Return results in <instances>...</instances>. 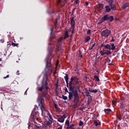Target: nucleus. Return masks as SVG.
Segmentation results:
<instances>
[{"label":"nucleus","mask_w":129,"mask_h":129,"mask_svg":"<svg viewBox=\"0 0 129 129\" xmlns=\"http://www.w3.org/2000/svg\"><path fill=\"white\" fill-rule=\"evenodd\" d=\"M104 7V5H103V4H98L97 5V8H98V9H99V10L100 11H102V10H103V7Z\"/></svg>","instance_id":"obj_11"},{"label":"nucleus","mask_w":129,"mask_h":129,"mask_svg":"<svg viewBox=\"0 0 129 129\" xmlns=\"http://www.w3.org/2000/svg\"><path fill=\"white\" fill-rule=\"evenodd\" d=\"M58 65H59V60L56 61L55 66L57 67V66H58Z\"/></svg>","instance_id":"obj_53"},{"label":"nucleus","mask_w":129,"mask_h":129,"mask_svg":"<svg viewBox=\"0 0 129 129\" xmlns=\"http://www.w3.org/2000/svg\"><path fill=\"white\" fill-rule=\"evenodd\" d=\"M111 34V31L108 29H105L103 30L101 33L100 35L102 37H104L105 38H107L109 35Z\"/></svg>","instance_id":"obj_5"},{"label":"nucleus","mask_w":129,"mask_h":129,"mask_svg":"<svg viewBox=\"0 0 129 129\" xmlns=\"http://www.w3.org/2000/svg\"><path fill=\"white\" fill-rule=\"evenodd\" d=\"M105 60H106V61L108 63V65L109 66L112 65V61L111 62V60L109 57H107Z\"/></svg>","instance_id":"obj_14"},{"label":"nucleus","mask_w":129,"mask_h":129,"mask_svg":"<svg viewBox=\"0 0 129 129\" xmlns=\"http://www.w3.org/2000/svg\"><path fill=\"white\" fill-rule=\"evenodd\" d=\"M60 3H61V0H58V4H60Z\"/></svg>","instance_id":"obj_64"},{"label":"nucleus","mask_w":129,"mask_h":129,"mask_svg":"<svg viewBox=\"0 0 129 129\" xmlns=\"http://www.w3.org/2000/svg\"><path fill=\"white\" fill-rule=\"evenodd\" d=\"M104 22H105V20H104V17H103L100 20H99L98 22V25H100V24H102V23H104Z\"/></svg>","instance_id":"obj_20"},{"label":"nucleus","mask_w":129,"mask_h":129,"mask_svg":"<svg viewBox=\"0 0 129 129\" xmlns=\"http://www.w3.org/2000/svg\"><path fill=\"white\" fill-rule=\"evenodd\" d=\"M12 45L13 47H17V48L19 47V43H15L13 42H12Z\"/></svg>","instance_id":"obj_25"},{"label":"nucleus","mask_w":129,"mask_h":129,"mask_svg":"<svg viewBox=\"0 0 129 129\" xmlns=\"http://www.w3.org/2000/svg\"><path fill=\"white\" fill-rule=\"evenodd\" d=\"M68 37H69V34H68V31H66L64 32V37L63 38L64 40H65V39H67V38H68Z\"/></svg>","instance_id":"obj_22"},{"label":"nucleus","mask_w":129,"mask_h":129,"mask_svg":"<svg viewBox=\"0 0 129 129\" xmlns=\"http://www.w3.org/2000/svg\"><path fill=\"white\" fill-rule=\"evenodd\" d=\"M48 89H50V88L48 87V80L46 79L44 82H43L40 87H37V90L41 91L40 94H39L37 98V102L38 103L39 106H40L41 111L42 114H44V112L45 111L46 113V116L49 121H53V118L52 115L50 114V112L48 111H46L44 106H43V101H44V98L46 97V95L48 94Z\"/></svg>","instance_id":"obj_1"},{"label":"nucleus","mask_w":129,"mask_h":129,"mask_svg":"<svg viewBox=\"0 0 129 129\" xmlns=\"http://www.w3.org/2000/svg\"><path fill=\"white\" fill-rule=\"evenodd\" d=\"M69 128H70V129H74V124H70L69 127Z\"/></svg>","instance_id":"obj_32"},{"label":"nucleus","mask_w":129,"mask_h":129,"mask_svg":"<svg viewBox=\"0 0 129 129\" xmlns=\"http://www.w3.org/2000/svg\"><path fill=\"white\" fill-rule=\"evenodd\" d=\"M35 110L36 109L34 108L31 114V118H32V119H36V120L39 121L38 116L39 115L40 113H39V111H35Z\"/></svg>","instance_id":"obj_4"},{"label":"nucleus","mask_w":129,"mask_h":129,"mask_svg":"<svg viewBox=\"0 0 129 129\" xmlns=\"http://www.w3.org/2000/svg\"><path fill=\"white\" fill-rule=\"evenodd\" d=\"M104 22H105V20H104V17H103L100 20H99L98 22V25H100V24H102V23H104Z\"/></svg>","instance_id":"obj_19"},{"label":"nucleus","mask_w":129,"mask_h":129,"mask_svg":"<svg viewBox=\"0 0 129 129\" xmlns=\"http://www.w3.org/2000/svg\"><path fill=\"white\" fill-rule=\"evenodd\" d=\"M62 44V39H59L57 40V45H61Z\"/></svg>","instance_id":"obj_29"},{"label":"nucleus","mask_w":129,"mask_h":129,"mask_svg":"<svg viewBox=\"0 0 129 129\" xmlns=\"http://www.w3.org/2000/svg\"><path fill=\"white\" fill-rule=\"evenodd\" d=\"M75 10L76 9H74L72 11V14L73 15V14H74V13H75Z\"/></svg>","instance_id":"obj_54"},{"label":"nucleus","mask_w":129,"mask_h":129,"mask_svg":"<svg viewBox=\"0 0 129 129\" xmlns=\"http://www.w3.org/2000/svg\"><path fill=\"white\" fill-rule=\"evenodd\" d=\"M68 88L71 91V93H69V101H72L74 104H78L79 102V94L77 89H75L74 86H72V84H68V86H67Z\"/></svg>","instance_id":"obj_2"},{"label":"nucleus","mask_w":129,"mask_h":129,"mask_svg":"<svg viewBox=\"0 0 129 129\" xmlns=\"http://www.w3.org/2000/svg\"><path fill=\"white\" fill-rule=\"evenodd\" d=\"M54 107L56 109H58V105H57L56 103L54 104Z\"/></svg>","instance_id":"obj_47"},{"label":"nucleus","mask_w":129,"mask_h":129,"mask_svg":"<svg viewBox=\"0 0 129 129\" xmlns=\"http://www.w3.org/2000/svg\"><path fill=\"white\" fill-rule=\"evenodd\" d=\"M71 26L72 28V34H73V32H74V28H75V21L74 20V17H72L71 19Z\"/></svg>","instance_id":"obj_9"},{"label":"nucleus","mask_w":129,"mask_h":129,"mask_svg":"<svg viewBox=\"0 0 129 129\" xmlns=\"http://www.w3.org/2000/svg\"><path fill=\"white\" fill-rule=\"evenodd\" d=\"M13 42H11V41H8V42H7V46H11V45H12V43Z\"/></svg>","instance_id":"obj_44"},{"label":"nucleus","mask_w":129,"mask_h":129,"mask_svg":"<svg viewBox=\"0 0 129 129\" xmlns=\"http://www.w3.org/2000/svg\"><path fill=\"white\" fill-rule=\"evenodd\" d=\"M112 103L113 105H115V104H116V101H115L114 100H112Z\"/></svg>","instance_id":"obj_46"},{"label":"nucleus","mask_w":129,"mask_h":129,"mask_svg":"<svg viewBox=\"0 0 129 129\" xmlns=\"http://www.w3.org/2000/svg\"><path fill=\"white\" fill-rule=\"evenodd\" d=\"M91 39V37L90 36H87L84 39L85 43H87V42H88L89 41H90Z\"/></svg>","instance_id":"obj_16"},{"label":"nucleus","mask_w":129,"mask_h":129,"mask_svg":"<svg viewBox=\"0 0 129 129\" xmlns=\"http://www.w3.org/2000/svg\"><path fill=\"white\" fill-rule=\"evenodd\" d=\"M58 23V18H56L54 22V27H55V28H57V24Z\"/></svg>","instance_id":"obj_28"},{"label":"nucleus","mask_w":129,"mask_h":129,"mask_svg":"<svg viewBox=\"0 0 129 129\" xmlns=\"http://www.w3.org/2000/svg\"><path fill=\"white\" fill-rule=\"evenodd\" d=\"M95 126H98V125H100V124H101V122H99V123H97V122H94Z\"/></svg>","instance_id":"obj_36"},{"label":"nucleus","mask_w":129,"mask_h":129,"mask_svg":"<svg viewBox=\"0 0 129 129\" xmlns=\"http://www.w3.org/2000/svg\"><path fill=\"white\" fill-rule=\"evenodd\" d=\"M10 77V75H8L6 77H4L3 79H6V78H9Z\"/></svg>","instance_id":"obj_50"},{"label":"nucleus","mask_w":129,"mask_h":129,"mask_svg":"<svg viewBox=\"0 0 129 129\" xmlns=\"http://www.w3.org/2000/svg\"><path fill=\"white\" fill-rule=\"evenodd\" d=\"M17 75H20V71H18L16 73Z\"/></svg>","instance_id":"obj_60"},{"label":"nucleus","mask_w":129,"mask_h":129,"mask_svg":"<svg viewBox=\"0 0 129 129\" xmlns=\"http://www.w3.org/2000/svg\"><path fill=\"white\" fill-rule=\"evenodd\" d=\"M45 61L46 62V68H47L49 71L52 72L53 71V66L51 63V59H49V55L46 56Z\"/></svg>","instance_id":"obj_3"},{"label":"nucleus","mask_w":129,"mask_h":129,"mask_svg":"<svg viewBox=\"0 0 129 129\" xmlns=\"http://www.w3.org/2000/svg\"><path fill=\"white\" fill-rule=\"evenodd\" d=\"M50 34L52 35V33H53V29L50 28Z\"/></svg>","instance_id":"obj_56"},{"label":"nucleus","mask_w":129,"mask_h":129,"mask_svg":"<svg viewBox=\"0 0 129 129\" xmlns=\"http://www.w3.org/2000/svg\"><path fill=\"white\" fill-rule=\"evenodd\" d=\"M111 11V9L109 8V6H105V12L106 13H109V12H110Z\"/></svg>","instance_id":"obj_17"},{"label":"nucleus","mask_w":129,"mask_h":129,"mask_svg":"<svg viewBox=\"0 0 129 129\" xmlns=\"http://www.w3.org/2000/svg\"><path fill=\"white\" fill-rule=\"evenodd\" d=\"M91 34V30L90 29H88L87 32V35H90Z\"/></svg>","instance_id":"obj_41"},{"label":"nucleus","mask_w":129,"mask_h":129,"mask_svg":"<svg viewBox=\"0 0 129 129\" xmlns=\"http://www.w3.org/2000/svg\"><path fill=\"white\" fill-rule=\"evenodd\" d=\"M97 119V116L95 114H93V119Z\"/></svg>","instance_id":"obj_42"},{"label":"nucleus","mask_w":129,"mask_h":129,"mask_svg":"<svg viewBox=\"0 0 129 129\" xmlns=\"http://www.w3.org/2000/svg\"><path fill=\"white\" fill-rule=\"evenodd\" d=\"M64 91H66V92H67L69 94V93H71V92L68 91V90L67 89V88H66V87L64 89Z\"/></svg>","instance_id":"obj_49"},{"label":"nucleus","mask_w":129,"mask_h":129,"mask_svg":"<svg viewBox=\"0 0 129 129\" xmlns=\"http://www.w3.org/2000/svg\"><path fill=\"white\" fill-rule=\"evenodd\" d=\"M79 0H75V3L76 4V5H79Z\"/></svg>","instance_id":"obj_43"},{"label":"nucleus","mask_w":129,"mask_h":129,"mask_svg":"<svg viewBox=\"0 0 129 129\" xmlns=\"http://www.w3.org/2000/svg\"><path fill=\"white\" fill-rule=\"evenodd\" d=\"M66 124H67V125H68V127H69L70 121L69 120H67L66 121Z\"/></svg>","instance_id":"obj_39"},{"label":"nucleus","mask_w":129,"mask_h":129,"mask_svg":"<svg viewBox=\"0 0 129 129\" xmlns=\"http://www.w3.org/2000/svg\"><path fill=\"white\" fill-rule=\"evenodd\" d=\"M113 3V2L110 1V0L109 1L108 5H109V7H111V6L113 5V4H112Z\"/></svg>","instance_id":"obj_37"},{"label":"nucleus","mask_w":129,"mask_h":129,"mask_svg":"<svg viewBox=\"0 0 129 129\" xmlns=\"http://www.w3.org/2000/svg\"><path fill=\"white\" fill-rule=\"evenodd\" d=\"M83 124H84L83 121L80 120V121H79V125L80 126H82V125H83Z\"/></svg>","instance_id":"obj_40"},{"label":"nucleus","mask_w":129,"mask_h":129,"mask_svg":"<svg viewBox=\"0 0 129 129\" xmlns=\"http://www.w3.org/2000/svg\"><path fill=\"white\" fill-rule=\"evenodd\" d=\"M107 46V44H104V43H102L100 45V47H104V48H103V51H105V49H107V47H106V46Z\"/></svg>","instance_id":"obj_21"},{"label":"nucleus","mask_w":129,"mask_h":129,"mask_svg":"<svg viewBox=\"0 0 129 129\" xmlns=\"http://www.w3.org/2000/svg\"><path fill=\"white\" fill-rule=\"evenodd\" d=\"M100 53L101 54V56H104V55H110L111 54V51L110 50H109L108 49L105 50V51L103 50H100Z\"/></svg>","instance_id":"obj_8"},{"label":"nucleus","mask_w":129,"mask_h":129,"mask_svg":"<svg viewBox=\"0 0 129 129\" xmlns=\"http://www.w3.org/2000/svg\"><path fill=\"white\" fill-rule=\"evenodd\" d=\"M120 109L121 110H124L125 109V104H123V103H120Z\"/></svg>","instance_id":"obj_15"},{"label":"nucleus","mask_w":129,"mask_h":129,"mask_svg":"<svg viewBox=\"0 0 129 129\" xmlns=\"http://www.w3.org/2000/svg\"><path fill=\"white\" fill-rule=\"evenodd\" d=\"M79 82H80V81H75V85H77V84H79Z\"/></svg>","instance_id":"obj_45"},{"label":"nucleus","mask_w":129,"mask_h":129,"mask_svg":"<svg viewBox=\"0 0 129 129\" xmlns=\"http://www.w3.org/2000/svg\"><path fill=\"white\" fill-rule=\"evenodd\" d=\"M94 122H97L98 123H99V122H100V121H99V120L97 119L96 120H94Z\"/></svg>","instance_id":"obj_51"},{"label":"nucleus","mask_w":129,"mask_h":129,"mask_svg":"<svg viewBox=\"0 0 129 129\" xmlns=\"http://www.w3.org/2000/svg\"><path fill=\"white\" fill-rule=\"evenodd\" d=\"M78 92L79 91V92H81V90H80V87H79V86H78V88L77 89Z\"/></svg>","instance_id":"obj_48"},{"label":"nucleus","mask_w":129,"mask_h":129,"mask_svg":"<svg viewBox=\"0 0 129 129\" xmlns=\"http://www.w3.org/2000/svg\"><path fill=\"white\" fill-rule=\"evenodd\" d=\"M94 46H95V43H94L93 44V45H92V47H94Z\"/></svg>","instance_id":"obj_63"},{"label":"nucleus","mask_w":129,"mask_h":129,"mask_svg":"<svg viewBox=\"0 0 129 129\" xmlns=\"http://www.w3.org/2000/svg\"><path fill=\"white\" fill-rule=\"evenodd\" d=\"M65 3H69V0H64Z\"/></svg>","instance_id":"obj_62"},{"label":"nucleus","mask_w":129,"mask_h":129,"mask_svg":"<svg viewBox=\"0 0 129 129\" xmlns=\"http://www.w3.org/2000/svg\"><path fill=\"white\" fill-rule=\"evenodd\" d=\"M62 99H64V100H67L68 98L67 97V96L62 95Z\"/></svg>","instance_id":"obj_38"},{"label":"nucleus","mask_w":129,"mask_h":129,"mask_svg":"<svg viewBox=\"0 0 129 129\" xmlns=\"http://www.w3.org/2000/svg\"><path fill=\"white\" fill-rule=\"evenodd\" d=\"M88 5H89V3H88L87 2H85L86 6H88Z\"/></svg>","instance_id":"obj_61"},{"label":"nucleus","mask_w":129,"mask_h":129,"mask_svg":"<svg viewBox=\"0 0 129 129\" xmlns=\"http://www.w3.org/2000/svg\"><path fill=\"white\" fill-rule=\"evenodd\" d=\"M94 79H95L96 81H97L98 82V81H100V80H99V77H98V76L95 75L94 77Z\"/></svg>","instance_id":"obj_30"},{"label":"nucleus","mask_w":129,"mask_h":129,"mask_svg":"<svg viewBox=\"0 0 129 129\" xmlns=\"http://www.w3.org/2000/svg\"><path fill=\"white\" fill-rule=\"evenodd\" d=\"M34 129H41V128H40V127L37 125H35Z\"/></svg>","instance_id":"obj_52"},{"label":"nucleus","mask_w":129,"mask_h":129,"mask_svg":"<svg viewBox=\"0 0 129 129\" xmlns=\"http://www.w3.org/2000/svg\"><path fill=\"white\" fill-rule=\"evenodd\" d=\"M79 58H82V54H81V50H79Z\"/></svg>","instance_id":"obj_35"},{"label":"nucleus","mask_w":129,"mask_h":129,"mask_svg":"<svg viewBox=\"0 0 129 129\" xmlns=\"http://www.w3.org/2000/svg\"><path fill=\"white\" fill-rule=\"evenodd\" d=\"M12 116H13V118H19V115H18V112H13L11 114Z\"/></svg>","instance_id":"obj_10"},{"label":"nucleus","mask_w":129,"mask_h":129,"mask_svg":"<svg viewBox=\"0 0 129 129\" xmlns=\"http://www.w3.org/2000/svg\"><path fill=\"white\" fill-rule=\"evenodd\" d=\"M115 41V39H114V38H113V37H112L111 40V42H114Z\"/></svg>","instance_id":"obj_57"},{"label":"nucleus","mask_w":129,"mask_h":129,"mask_svg":"<svg viewBox=\"0 0 129 129\" xmlns=\"http://www.w3.org/2000/svg\"><path fill=\"white\" fill-rule=\"evenodd\" d=\"M57 51H61V50H62V47L61 46V45H57Z\"/></svg>","instance_id":"obj_34"},{"label":"nucleus","mask_w":129,"mask_h":129,"mask_svg":"<svg viewBox=\"0 0 129 129\" xmlns=\"http://www.w3.org/2000/svg\"><path fill=\"white\" fill-rule=\"evenodd\" d=\"M4 42H5V40H4V39L0 40V43H4Z\"/></svg>","instance_id":"obj_59"},{"label":"nucleus","mask_w":129,"mask_h":129,"mask_svg":"<svg viewBox=\"0 0 129 129\" xmlns=\"http://www.w3.org/2000/svg\"><path fill=\"white\" fill-rule=\"evenodd\" d=\"M64 79L66 81V84H67V86L68 87V80H69V77H68V74H66V76L64 77Z\"/></svg>","instance_id":"obj_13"},{"label":"nucleus","mask_w":129,"mask_h":129,"mask_svg":"<svg viewBox=\"0 0 129 129\" xmlns=\"http://www.w3.org/2000/svg\"><path fill=\"white\" fill-rule=\"evenodd\" d=\"M86 94V96H90V101H91V100H92V98H91V95H90V93H89V92H88L87 93H85Z\"/></svg>","instance_id":"obj_26"},{"label":"nucleus","mask_w":129,"mask_h":129,"mask_svg":"<svg viewBox=\"0 0 129 129\" xmlns=\"http://www.w3.org/2000/svg\"><path fill=\"white\" fill-rule=\"evenodd\" d=\"M73 78H74V81H79V78L77 77V76L73 77Z\"/></svg>","instance_id":"obj_33"},{"label":"nucleus","mask_w":129,"mask_h":129,"mask_svg":"<svg viewBox=\"0 0 129 129\" xmlns=\"http://www.w3.org/2000/svg\"><path fill=\"white\" fill-rule=\"evenodd\" d=\"M104 111H105V112L106 113H107V114H108L109 113V112H110V111H111V109H109V108L105 109L104 110Z\"/></svg>","instance_id":"obj_24"},{"label":"nucleus","mask_w":129,"mask_h":129,"mask_svg":"<svg viewBox=\"0 0 129 129\" xmlns=\"http://www.w3.org/2000/svg\"><path fill=\"white\" fill-rule=\"evenodd\" d=\"M65 118H66V117H64V118H58L57 119V121H58L59 122L63 123L64 120H65Z\"/></svg>","instance_id":"obj_18"},{"label":"nucleus","mask_w":129,"mask_h":129,"mask_svg":"<svg viewBox=\"0 0 129 129\" xmlns=\"http://www.w3.org/2000/svg\"><path fill=\"white\" fill-rule=\"evenodd\" d=\"M106 48H107V50H108L109 51H110V50L114 51V50H115V46L113 43H110V44H107Z\"/></svg>","instance_id":"obj_7"},{"label":"nucleus","mask_w":129,"mask_h":129,"mask_svg":"<svg viewBox=\"0 0 129 129\" xmlns=\"http://www.w3.org/2000/svg\"><path fill=\"white\" fill-rule=\"evenodd\" d=\"M85 93H86L87 92H89L88 89H87V88H85Z\"/></svg>","instance_id":"obj_58"},{"label":"nucleus","mask_w":129,"mask_h":129,"mask_svg":"<svg viewBox=\"0 0 129 129\" xmlns=\"http://www.w3.org/2000/svg\"><path fill=\"white\" fill-rule=\"evenodd\" d=\"M103 17L104 20H105V21H108L110 23H111V22H113V20H114V18L112 16H109L108 15H105Z\"/></svg>","instance_id":"obj_6"},{"label":"nucleus","mask_w":129,"mask_h":129,"mask_svg":"<svg viewBox=\"0 0 129 129\" xmlns=\"http://www.w3.org/2000/svg\"><path fill=\"white\" fill-rule=\"evenodd\" d=\"M89 91H90V92H92L93 93H96L97 92H98V90H97V89L91 90V89H89Z\"/></svg>","instance_id":"obj_23"},{"label":"nucleus","mask_w":129,"mask_h":129,"mask_svg":"<svg viewBox=\"0 0 129 129\" xmlns=\"http://www.w3.org/2000/svg\"><path fill=\"white\" fill-rule=\"evenodd\" d=\"M127 8H129V3H125L121 6V9L122 10H125Z\"/></svg>","instance_id":"obj_12"},{"label":"nucleus","mask_w":129,"mask_h":129,"mask_svg":"<svg viewBox=\"0 0 129 129\" xmlns=\"http://www.w3.org/2000/svg\"><path fill=\"white\" fill-rule=\"evenodd\" d=\"M110 7L112 11H115V10H116V8H115V6L114 5H113L112 6H110Z\"/></svg>","instance_id":"obj_31"},{"label":"nucleus","mask_w":129,"mask_h":129,"mask_svg":"<svg viewBox=\"0 0 129 129\" xmlns=\"http://www.w3.org/2000/svg\"><path fill=\"white\" fill-rule=\"evenodd\" d=\"M73 81H74V79L73 77L71 78L70 81L69 82V85L72 84L73 83Z\"/></svg>","instance_id":"obj_27"},{"label":"nucleus","mask_w":129,"mask_h":129,"mask_svg":"<svg viewBox=\"0 0 129 129\" xmlns=\"http://www.w3.org/2000/svg\"><path fill=\"white\" fill-rule=\"evenodd\" d=\"M60 117H61V118H64V117H66V116H65V114H64L62 115H61V116H60Z\"/></svg>","instance_id":"obj_55"}]
</instances>
